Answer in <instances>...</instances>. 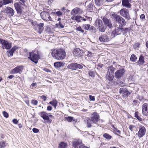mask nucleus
<instances>
[{
  "label": "nucleus",
  "instance_id": "obj_1",
  "mask_svg": "<svg viewBox=\"0 0 148 148\" xmlns=\"http://www.w3.org/2000/svg\"><path fill=\"white\" fill-rule=\"evenodd\" d=\"M51 54L55 59L60 60L64 59L66 56V53L62 49H57L51 50Z\"/></svg>",
  "mask_w": 148,
  "mask_h": 148
},
{
  "label": "nucleus",
  "instance_id": "obj_2",
  "mask_svg": "<svg viewBox=\"0 0 148 148\" xmlns=\"http://www.w3.org/2000/svg\"><path fill=\"white\" fill-rule=\"evenodd\" d=\"M99 118V115L96 112H94L92 114L90 118H87L84 122L86 123L87 127L90 128L92 126L91 124L92 123H96L98 121Z\"/></svg>",
  "mask_w": 148,
  "mask_h": 148
},
{
  "label": "nucleus",
  "instance_id": "obj_3",
  "mask_svg": "<svg viewBox=\"0 0 148 148\" xmlns=\"http://www.w3.org/2000/svg\"><path fill=\"white\" fill-rule=\"evenodd\" d=\"M29 58L35 63L37 64L40 57L38 55L37 50L33 51L32 52L29 53Z\"/></svg>",
  "mask_w": 148,
  "mask_h": 148
},
{
  "label": "nucleus",
  "instance_id": "obj_4",
  "mask_svg": "<svg viewBox=\"0 0 148 148\" xmlns=\"http://www.w3.org/2000/svg\"><path fill=\"white\" fill-rule=\"evenodd\" d=\"M112 15L113 16L114 20L117 22L118 23L120 24L121 27L124 26L125 25V21L123 18L119 15L115 14H112Z\"/></svg>",
  "mask_w": 148,
  "mask_h": 148
},
{
  "label": "nucleus",
  "instance_id": "obj_5",
  "mask_svg": "<svg viewBox=\"0 0 148 148\" xmlns=\"http://www.w3.org/2000/svg\"><path fill=\"white\" fill-rule=\"evenodd\" d=\"M146 130L145 127L142 125H140L138 127V131L136 134L138 137L140 138L143 137L145 134Z\"/></svg>",
  "mask_w": 148,
  "mask_h": 148
},
{
  "label": "nucleus",
  "instance_id": "obj_6",
  "mask_svg": "<svg viewBox=\"0 0 148 148\" xmlns=\"http://www.w3.org/2000/svg\"><path fill=\"white\" fill-rule=\"evenodd\" d=\"M119 93L122 95L123 98H126L128 97L130 94L127 88L125 87H123L119 89Z\"/></svg>",
  "mask_w": 148,
  "mask_h": 148
},
{
  "label": "nucleus",
  "instance_id": "obj_7",
  "mask_svg": "<svg viewBox=\"0 0 148 148\" xmlns=\"http://www.w3.org/2000/svg\"><path fill=\"white\" fill-rule=\"evenodd\" d=\"M40 16L44 20L47 21H51L52 18L50 16L48 12L45 11L41 12L40 14Z\"/></svg>",
  "mask_w": 148,
  "mask_h": 148
},
{
  "label": "nucleus",
  "instance_id": "obj_8",
  "mask_svg": "<svg viewBox=\"0 0 148 148\" xmlns=\"http://www.w3.org/2000/svg\"><path fill=\"white\" fill-rule=\"evenodd\" d=\"M0 43L2 45L3 49H9L11 47V43L2 39H0Z\"/></svg>",
  "mask_w": 148,
  "mask_h": 148
},
{
  "label": "nucleus",
  "instance_id": "obj_9",
  "mask_svg": "<svg viewBox=\"0 0 148 148\" xmlns=\"http://www.w3.org/2000/svg\"><path fill=\"white\" fill-rule=\"evenodd\" d=\"M120 15L128 19L130 18V16L129 13V11L127 10L125 8H123L121 9L119 11Z\"/></svg>",
  "mask_w": 148,
  "mask_h": 148
},
{
  "label": "nucleus",
  "instance_id": "obj_10",
  "mask_svg": "<svg viewBox=\"0 0 148 148\" xmlns=\"http://www.w3.org/2000/svg\"><path fill=\"white\" fill-rule=\"evenodd\" d=\"M125 72V69L124 68L117 70L115 73L116 77L118 79L120 78L123 76Z\"/></svg>",
  "mask_w": 148,
  "mask_h": 148
},
{
  "label": "nucleus",
  "instance_id": "obj_11",
  "mask_svg": "<svg viewBox=\"0 0 148 148\" xmlns=\"http://www.w3.org/2000/svg\"><path fill=\"white\" fill-rule=\"evenodd\" d=\"M123 28L121 27H117L112 32L111 36L112 37H114L115 36L120 34L121 32L123 30Z\"/></svg>",
  "mask_w": 148,
  "mask_h": 148
},
{
  "label": "nucleus",
  "instance_id": "obj_12",
  "mask_svg": "<svg viewBox=\"0 0 148 148\" xmlns=\"http://www.w3.org/2000/svg\"><path fill=\"white\" fill-rule=\"evenodd\" d=\"M103 21L104 23V25L109 28H111L112 27L111 21L108 18L106 17H104L103 19Z\"/></svg>",
  "mask_w": 148,
  "mask_h": 148
},
{
  "label": "nucleus",
  "instance_id": "obj_13",
  "mask_svg": "<svg viewBox=\"0 0 148 148\" xmlns=\"http://www.w3.org/2000/svg\"><path fill=\"white\" fill-rule=\"evenodd\" d=\"M142 113L144 116L148 115V104L144 103L142 106Z\"/></svg>",
  "mask_w": 148,
  "mask_h": 148
},
{
  "label": "nucleus",
  "instance_id": "obj_14",
  "mask_svg": "<svg viewBox=\"0 0 148 148\" xmlns=\"http://www.w3.org/2000/svg\"><path fill=\"white\" fill-rule=\"evenodd\" d=\"M83 52V50L79 48H76L73 50V53L75 56L79 57L82 55Z\"/></svg>",
  "mask_w": 148,
  "mask_h": 148
},
{
  "label": "nucleus",
  "instance_id": "obj_15",
  "mask_svg": "<svg viewBox=\"0 0 148 148\" xmlns=\"http://www.w3.org/2000/svg\"><path fill=\"white\" fill-rule=\"evenodd\" d=\"M82 12L83 11L81 9L78 8H76L72 10L71 12V14L73 15H74L76 14H82Z\"/></svg>",
  "mask_w": 148,
  "mask_h": 148
},
{
  "label": "nucleus",
  "instance_id": "obj_16",
  "mask_svg": "<svg viewBox=\"0 0 148 148\" xmlns=\"http://www.w3.org/2000/svg\"><path fill=\"white\" fill-rule=\"evenodd\" d=\"M48 115V114L47 113L44 112H42L41 113V116L42 118L44 120L47 121L48 122H49L50 123H51V121L49 119Z\"/></svg>",
  "mask_w": 148,
  "mask_h": 148
},
{
  "label": "nucleus",
  "instance_id": "obj_17",
  "mask_svg": "<svg viewBox=\"0 0 148 148\" xmlns=\"http://www.w3.org/2000/svg\"><path fill=\"white\" fill-rule=\"evenodd\" d=\"M23 69L22 66H17L14 68L12 71V73L15 74L17 73H21V71Z\"/></svg>",
  "mask_w": 148,
  "mask_h": 148
},
{
  "label": "nucleus",
  "instance_id": "obj_18",
  "mask_svg": "<svg viewBox=\"0 0 148 148\" xmlns=\"http://www.w3.org/2000/svg\"><path fill=\"white\" fill-rule=\"evenodd\" d=\"M14 6L18 13H21L22 10V7L18 3L14 4Z\"/></svg>",
  "mask_w": 148,
  "mask_h": 148
},
{
  "label": "nucleus",
  "instance_id": "obj_19",
  "mask_svg": "<svg viewBox=\"0 0 148 148\" xmlns=\"http://www.w3.org/2000/svg\"><path fill=\"white\" fill-rule=\"evenodd\" d=\"M6 11L7 14L10 16L13 15L14 13V11L13 9L9 7L6 8Z\"/></svg>",
  "mask_w": 148,
  "mask_h": 148
},
{
  "label": "nucleus",
  "instance_id": "obj_20",
  "mask_svg": "<svg viewBox=\"0 0 148 148\" xmlns=\"http://www.w3.org/2000/svg\"><path fill=\"white\" fill-rule=\"evenodd\" d=\"M122 5L123 6L127 8H130L131 6V5L130 3L128 0H123Z\"/></svg>",
  "mask_w": 148,
  "mask_h": 148
},
{
  "label": "nucleus",
  "instance_id": "obj_21",
  "mask_svg": "<svg viewBox=\"0 0 148 148\" xmlns=\"http://www.w3.org/2000/svg\"><path fill=\"white\" fill-rule=\"evenodd\" d=\"M71 18L72 20H75L77 22L83 21V18L79 16H72Z\"/></svg>",
  "mask_w": 148,
  "mask_h": 148
},
{
  "label": "nucleus",
  "instance_id": "obj_22",
  "mask_svg": "<svg viewBox=\"0 0 148 148\" xmlns=\"http://www.w3.org/2000/svg\"><path fill=\"white\" fill-rule=\"evenodd\" d=\"M99 40L101 42H106L109 41V38L105 35H103L100 36L99 38Z\"/></svg>",
  "mask_w": 148,
  "mask_h": 148
},
{
  "label": "nucleus",
  "instance_id": "obj_23",
  "mask_svg": "<svg viewBox=\"0 0 148 148\" xmlns=\"http://www.w3.org/2000/svg\"><path fill=\"white\" fill-rule=\"evenodd\" d=\"M18 48V47L14 46V47H13L11 50L9 51H8L7 52H8V56H13L14 51L16 49H17Z\"/></svg>",
  "mask_w": 148,
  "mask_h": 148
},
{
  "label": "nucleus",
  "instance_id": "obj_24",
  "mask_svg": "<svg viewBox=\"0 0 148 148\" xmlns=\"http://www.w3.org/2000/svg\"><path fill=\"white\" fill-rule=\"evenodd\" d=\"M82 143V141L80 140H78L74 141L73 143V145L75 148H78V145Z\"/></svg>",
  "mask_w": 148,
  "mask_h": 148
},
{
  "label": "nucleus",
  "instance_id": "obj_25",
  "mask_svg": "<svg viewBox=\"0 0 148 148\" xmlns=\"http://www.w3.org/2000/svg\"><path fill=\"white\" fill-rule=\"evenodd\" d=\"M64 64L62 62H55L54 63V66L56 68H58L64 66Z\"/></svg>",
  "mask_w": 148,
  "mask_h": 148
},
{
  "label": "nucleus",
  "instance_id": "obj_26",
  "mask_svg": "<svg viewBox=\"0 0 148 148\" xmlns=\"http://www.w3.org/2000/svg\"><path fill=\"white\" fill-rule=\"evenodd\" d=\"M0 3L2 4L3 5H5L9 3H12L13 1L12 0H1L0 1Z\"/></svg>",
  "mask_w": 148,
  "mask_h": 148
},
{
  "label": "nucleus",
  "instance_id": "obj_27",
  "mask_svg": "<svg viewBox=\"0 0 148 148\" xmlns=\"http://www.w3.org/2000/svg\"><path fill=\"white\" fill-rule=\"evenodd\" d=\"M67 68L71 70H75L76 69V63H72L69 64Z\"/></svg>",
  "mask_w": 148,
  "mask_h": 148
},
{
  "label": "nucleus",
  "instance_id": "obj_28",
  "mask_svg": "<svg viewBox=\"0 0 148 148\" xmlns=\"http://www.w3.org/2000/svg\"><path fill=\"white\" fill-rule=\"evenodd\" d=\"M52 13L53 14H56L58 16H60L62 15V13L59 11V9H54V10H52Z\"/></svg>",
  "mask_w": 148,
  "mask_h": 148
},
{
  "label": "nucleus",
  "instance_id": "obj_29",
  "mask_svg": "<svg viewBox=\"0 0 148 148\" xmlns=\"http://www.w3.org/2000/svg\"><path fill=\"white\" fill-rule=\"evenodd\" d=\"M144 60V57L143 56L140 55V56L139 60L137 62L139 64L143 65L145 63Z\"/></svg>",
  "mask_w": 148,
  "mask_h": 148
},
{
  "label": "nucleus",
  "instance_id": "obj_30",
  "mask_svg": "<svg viewBox=\"0 0 148 148\" xmlns=\"http://www.w3.org/2000/svg\"><path fill=\"white\" fill-rule=\"evenodd\" d=\"M106 28V26L103 24L101 25L100 26H99V27H98L99 31L101 32H104Z\"/></svg>",
  "mask_w": 148,
  "mask_h": 148
},
{
  "label": "nucleus",
  "instance_id": "obj_31",
  "mask_svg": "<svg viewBox=\"0 0 148 148\" xmlns=\"http://www.w3.org/2000/svg\"><path fill=\"white\" fill-rule=\"evenodd\" d=\"M95 23L97 26L98 27H99V26H100L101 25L103 24L102 21L100 19H97L95 21Z\"/></svg>",
  "mask_w": 148,
  "mask_h": 148
},
{
  "label": "nucleus",
  "instance_id": "obj_32",
  "mask_svg": "<svg viewBox=\"0 0 148 148\" xmlns=\"http://www.w3.org/2000/svg\"><path fill=\"white\" fill-rule=\"evenodd\" d=\"M57 103L58 102L56 100H54L53 101L49 102V104L54 107L55 109L56 108V107L57 106Z\"/></svg>",
  "mask_w": 148,
  "mask_h": 148
},
{
  "label": "nucleus",
  "instance_id": "obj_33",
  "mask_svg": "<svg viewBox=\"0 0 148 148\" xmlns=\"http://www.w3.org/2000/svg\"><path fill=\"white\" fill-rule=\"evenodd\" d=\"M67 144L64 142L60 143L58 147V148H67Z\"/></svg>",
  "mask_w": 148,
  "mask_h": 148
},
{
  "label": "nucleus",
  "instance_id": "obj_34",
  "mask_svg": "<svg viewBox=\"0 0 148 148\" xmlns=\"http://www.w3.org/2000/svg\"><path fill=\"white\" fill-rule=\"evenodd\" d=\"M103 0H95V3L97 6L102 5L103 3Z\"/></svg>",
  "mask_w": 148,
  "mask_h": 148
},
{
  "label": "nucleus",
  "instance_id": "obj_35",
  "mask_svg": "<svg viewBox=\"0 0 148 148\" xmlns=\"http://www.w3.org/2000/svg\"><path fill=\"white\" fill-rule=\"evenodd\" d=\"M7 145L5 141H0V148H3L5 147Z\"/></svg>",
  "mask_w": 148,
  "mask_h": 148
},
{
  "label": "nucleus",
  "instance_id": "obj_36",
  "mask_svg": "<svg viewBox=\"0 0 148 148\" xmlns=\"http://www.w3.org/2000/svg\"><path fill=\"white\" fill-rule=\"evenodd\" d=\"M65 120H66L67 121L69 122H71L73 120L75 121V120L73 119V117L72 116H68V117H65L64 118Z\"/></svg>",
  "mask_w": 148,
  "mask_h": 148
},
{
  "label": "nucleus",
  "instance_id": "obj_37",
  "mask_svg": "<svg viewBox=\"0 0 148 148\" xmlns=\"http://www.w3.org/2000/svg\"><path fill=\"white\" fill-rule=\"evenodd\" d=\"M137 59V58L136 56L134 54L132 55L130 58V60L133 62H136Z\"/></svg>",
  "mask_w": 148,
  "mask_h": 148
},
{
  "label": "nucleus",
  "instance_id": "obj_38",
  "mask_svg": "<svg viewBox=\"0 0 148 148\" xmlns=\"http://www.w3.org/2000/svg\"><path fill=\"white\" fill-rule=\"evenodd\" d=\"M114 71V68L112 66H110L108 67V73H113Z\"/></svg>",
  "mask_w": 148,
  "mask_h": 148
},
{
  "label": "nucleus",
  "instance_id": "obj_39",
  "mask_svg": "<svg viewBox=\"0 0 148 148\" xmlns=\"http://www.w3.org/2000/svg\"><path fill=\"white\" fill-rule=\"evenodd\" d=\"M93 5L92 3H90L87 7V10L89 12L93 10Z\"/></svg>",
  "mask_w": 148,
  "mask_h": 148
},
{
  "label": "nucleus",
  "instance_id": "obj_40",
  "mask_svg": "<svg viewBox=\"0 0 148 148\" xmlns=\"http://www.w3.org/2000/svg\"><path fill=\"white\" fill-rule=\"evenodd\" d=\"M103 137L107 140H110L111 139L112 136L107 133H105L103 134Z\"/></svg>",
  "mask_w": 148,
  "mask_h": 148
},
{
  "label": "nucleus",
  "instance_id": "obj_41",
  "mask_svg": "<svg viewBox=\"0 0 148 148\" xmlns=\"http://www.w3.org/2000/svg\"><path fill=\"white\" fill-rule=\"evenodd\" d=\"M56 27L59 28H63L64 27V25L60 21L58 23L56 24Z\"/></svg>",
  "mask_w": 148,
  "mask_h": 148
},
{
  "label": "nucleus",
  "instance_id": "obj_42",
  "mask_svg": "<svg viewBox=\"0 0 148 148\" xmlns=\"http://www.w3.org/2000/svg\"><path fill=\"white\" fill-rule=\"evenodd\" d=\"M85 55L88 57L91 58L92 56V53L88 51H86L84 52Z\"/></svg>",
  "mask_w": 148,
  "mask_h": 148
},
{
  "label": "nucleus",
  "instance_id": "obj_43",
  "mask_svg": "<svg viewBox=\"0 0 148 148\" xmlns=\"http://www.w3.org/2000/svg\"><path fill=\"white\" fill-rule=\"evenodd\" d=\"M90 25L87 24H84L83 25V27L86 30H89L90 29Z\"/></svg>",
  "mask_w": 148,
  "mask_h": 148
},
{
  "label": "nucleus",
  "instance_id": "obj_44",
  "mask_svg": "<svg viewBox=\"0 0 148 148\" xmlns=\"http://www.w3.org/2000/svg\"><path fill=\"white\" fill-rule=\"evenodd\" d=\"M108 77H107L109 81H112L113 79V76L110 73H108Z\"/></svg>",
  "mask_w": 148,
  "mask_h": 148
},
{
  "label": "nucleus",
  "instance_id": "obj_45",
  "mask_svg": "<svg viewBox=\"0 0 148 148\" xmlns=\"http://www.w3.org/2000/svg\"><path fill=\"white\" fill-rule=\"evenodd\" d=\"M135 117L140 122L142 121L143 120L142 118L140 117L136 114V112L135 113Z\"/></svg>",
  "mask_w": 148,
  "mask_h": 148
},
{
  "label": "nucleus",
  "instance_id": "obj_46",
  "mask_svg": "<svg viewBox=\"0 0 148 148\" xmlns=\"http://www.w3.org/2000/svg\"><path fill=\"white\" fill-rule=\"evenodd\" d=\"M91 20L92 18L88 16H85V18H83V21H85L87 20L91 21Z\"/></svg>",
  "mask_w": 148,
  "mask_h": 148
},
{
  "label": "nucleus",
  "instance_id": "obj_47",
  "mask_svg": "<svg viewBox=\"0 0 148 148\" xmlns=\"http://www.w3.org/2000/svg\"><path fill=\"white\" fill-rule=\"evenodd\" d=\"M76 29L78 31H79V32H81L82 33H84V30H83L82 29V28L80 26H79V27H77L76 28Z\"/></svg>",
  "mask_w": 148,
  "mask_h": 148
},
{
  "label": "nucleus",
  "instance_id": "obj_48",
  "mask_svg": "<svg viewBox=\"0 0 148 148\" xmlns=\"http://www.w3.org/2000/svg\"><path fill=\"white\" fill-rule=\"evenodd\" d=\"M44 25V23H41L37 25V26L38 27L39 30L42 29L41 28H42Z\"/></svg>",
  "mask_w": 148,
  "mask_h": 148
},
{
  "label": "nucleus",
  "instance_id": "obj_49",
  "mask_svg": "<svg viewBox=\"0 0 148 148\" xmlns=\"http://www.w3.org/2000/svg\"><path fill=\"white\" fill-rule=\"evenodd\" d=\"M89 74L90 76L92 77H94L95 75V73L94 72L92 71H90L89 72Z\"/></svg>",
  "mask_w": 148,
  "mask_h": 148
},
{
  "label": "nucleus",
  "instance_id": "obj_50",
  "mask_svg": "<svg viewBox=\"0 0 148 148\" xmlns=\"http://www.w3.org/2000/svg\"><path fill=\"white\" fill-rule=\"evenodd\" d=\"M89 97L90 101H94L95 100V97L91 95H89Z\"/></svg>",
  "mask_w": 148,
  "mask_h": 148
},
{
  "label": "nucleus",
  "instance_id": "obj_51",
  "mask_svg": "<svg viewBox=\"0 0 148 148\" xmlns=\"http://www.w3.org/2000/svg\"><path fill=\"white\" fill-rule=\"evenodd\" d=\"M83 68V66L81 64L76 63V69H82Z\"/></svg>",
  "mask_w": 148,
  "mask_h": 148
},
{
  "label": "nucleus",
  "instance_id": "obj_52",
  "mask_svg": "<svg viewBox=\"0 0 148 148\" xmlns=\"http://www.w3.org/2000/svg\"><path fill=\"white\" fill-rule=\"evenodd\" d=\"M3 114L4 116L7 118L8 117V114L5 111L3 112Z\"/></svg>",
  "mask_w": 148,
  "mask_h": 148
},
{
  "label": "nucleus",
  "instance_id": "obj_53",
  "mask_svg": "<svg viewBox=\"0 0 148 148\" xmlns=\"http://www.w3.org/2000/svg\"><path fill=\"white\" fill-rule=\"evenodd\" d=\"M32 103L34 105H37L38 103V101L36 100H33L32 101Z\"/></svg>",
  "mask_w": 148,
  "mask_h": 148
},
{
  "label": "nucleus",
  "instance_id": "obj_54",
  "mask_svg": "<svg viewBox=\"0 0 148 148\" xmlns=\"http://www.w3.org/2000/svg\"><path fill=\"white\" fill-rule=\"evenodd\" d=\"M32 130L34 133H38L39 131V130L36 128H34Z\"/></svg>",
  "mask_w": 148,
  "mask_h": 148
},
{
  "label": "nucleus",
  "instance_id": "obj_55",
  "mask_svg": "<svg viewBox=\"0 0 148 148\" xmlns=\"http://www.w3.org/2000/svg\"><path fill=\"white\" fill-rule=\"evenodd\" d=\"M135 126L133 125H130L129 126V128L130 130L132 131H133V128L135 127Z\"/></svg>",
  "mask_w": 148,
  "mask_h": 148
},
{
  "label": "nucleus",
  "instance_id": "obj_56",
  "mask_svg": "<svg viewBox=\"0 0 148 148\" xmlns=\"http://www.w3.org/2000/svg\"><path fill=\"white\" fill-rule=\"evenodd\" d=\"M114 131L116 132H117L119 134H121V132L120 131L116 128H114Z\"/></svg>",
  "mask_w": 148,
  "mask_h": 148
},
{
  "label": "nucleus",
  "instance_id": "obj_57",
  "mask_svg": "<svg viewBox=\"0 0 148 148\" xmlns=\"http://www.w3.org/2000/svg\"><path fill=\"white\" fill-rule=\"evenodd\" d=\"M41 99H43L44 101H45L47 99L46 97L42 95L41 97Z\"/></svg>",
  "mask_w": 148,
  "mask_h": 148
},
{
  "label": "nucleus",
  "instance_id": "obj_58",
  "mask_svg": "<svg viewBox=\"0 0 148 148\" xmlns=\"http://www.w3.org/2000/svg\"><path fill=\"white\" fill-rule=\"evenodd\" d=\"M52 109V107L50 106H48L47 108V110L48 111H51Z\"/></svg>",
  "mask_w": 148,
  "mask_h": 148
},
{
  "label": "nucleus",
  "instance_id": "obj_59",
  "mask_svg": "<svg viewBox=\"0 0 148 148\" xmlns=\"http://www.w3.org/2000/svg\"><path fill=\"white\" fill-rule=\"evenodd\" d=\"M13 122L15 124H17L18 123V121L15 119H14L13 120Z\"/></svg>",
  "mask_w": 148,
  "mask_h": 148
},
{
  "label": "nucleus",
  "instance_id": "obj_60",
  "mask_svg": "<svg viewBox=\"0 0 148 148\" xmlns=\"http://www.w3.org/2000/svg\"><path fill=\"white\" fill-rule=\"evenodd\" d=\"M37 86V84L36 83H33L32 84L31 86V87H36Z\"/></svg>",
  "mask_w": 148,
  "mask_h": 148
},
{
  "label": "nucleus",
  "instance_id": "obj_61",
  "mask_svg": "<svg viewBox=\"0 0 148 148\" xmlns=\"http://www.w3.org/2000/svg\"><path fill=\"white\" fill-rule=\"evenodd\" d=\"M95 30V28L94 27L92 26H91L90 27V29L89 30V31L92 30V31Z\"/></svg>",
  "mask_w": 148,
  "mask_h": 148
},
{
  "label": "nucleus",
  "instance_id": "obj_62",
  "mask_svg": "<svg viewBox=\"0 0 148 148\" xmlns=\"http://www.w3.org/2000/svg\"><path fill=\"white\" fill-rule=\"evenodd\" d=\"M119 84L122 86H124L125 85V84L124 83L121 82L119 83Z\"/></svg>",
  "mask_w": 148,
  "mask_h": 148
},
{
  "label": "nucleus",
  "instance_id": "obj_63",
  "mask_svg": "<svg viewBox=\"0 0 148 148\" xmlns=\"http://www.w3.org/2000/svg\"><path fill=\"white\" fill-rule=\"evenodd\" d=\"M140 18L142 19H144L145 18V16L144 14H142L140 16Z\"/></svg>",
  "mask_w": 148,
  "mask_h": 148
},
{
  "label": "nucleus",
  "instance_id": "obj_64",
  "mask_svg": "<svg viewBox=\"0 0 148 148\" xmlns=\"http://www.w3.org/2000/svg\"><path fill=\"white\" fill-rule=\"evenodd\" d=\"M14 76L13 75H10V76H9L8 77V78H9L10 79H12L13 77H14Z\"/></svg>",
  "mask_w": 148,
  "mask_h": 148
}]
</instances>
